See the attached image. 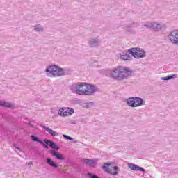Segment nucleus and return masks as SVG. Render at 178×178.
I'll use <instances>...</instances> for the list:
<instances>
[{"instance_id":"nucleus-8","label":"nucleus","mask_w":178,"mask_h":178,"mask_svg":"<svg viewBox=\"0 0 178 178\" xmlns=\"http://www.w3.org/2000/svg\"><path fill=\"white\" fill-rule=\"evenodd\" d=\"M128 168L131 169V170H135L136 172H145V169L143 167H140L136 164L128 163Z\"/></svg>"},{"instance_id":"nucleus-10","label":"nucleus","mask_w":178,"mask_h":178,"mask_svg":"<svg viewBox=\"0 0 178 178\" xmlns=\"http://www.w3.org/2000/svg\"><path fill=\"white\" fill-rule=\"evenodd\" d=\"M41 127H42V129H44V130H46V131H48V133L49 134L50 136H51L52 137H58V136H59V134H58V132L51 129L49 127H47L46 126L44 125H40Z\"/></svg>"},{"instance_id":"nucleus-29","label":"nucleus","mask_w":178,"mask_h":178,"mask_svg":"<svg viewBox=\"0 0 178 178\" xmlns=\"http://www.w3.org/2000/svg\"><path fill=\"white\" fill-rule=\"evenodd\" d=\"M31 127H33V124H31Z\"/></svg>"},{"instance_id":"nucleus-27","label":"nucleus","mask_w":178,"mask_h":178,"mask_svg":"<svg viewBox=\"0 0 178 178\" xmlns=\"http://www.w3.org/2000/svg\"><path fill=\"white\" fill-rule=\"evenodd\" d=\"M31 165H33V162L27 163L28 166H31Z\"/></svg>"},{"instance_id":"nucleus-5","label":"nucleus","mask_w":178,"mask_h":178,"mask_svg":"<svg viewBox=\"0 0 178 178\" xmlns=\"http://www.w3.org/2000/svg\"><path fill=\"white\" fill-rule=\"evenodd\" d=\"M86 86V83L79 82L74 83L70 86V90L73 94H78L79 95H84V90L83 88Z\"/></svg>"},{"instance_id":"nucleus-1","label":"nucleus","mask_w":178,"mask_h":178,"mask_svg":"<svg viewBox=\"0 0 178 178\" xmlns=\"http://www.w3.org/2000/svg\"><path fill=\"white\" fill-rule=\"evenodd\" d=\"M134 74V71L127 67L118 66L113 68L110 72V77L114 80L122 81L127 80Z\"/></svg>"},{"instance_id":"nucleus-15","label":"nucleus","mask_w":178,"mask_h":178,"mask_svg":"<svg viewBox=\"0 0 178 178\" xmlns=\"http://www.w3.org/2000/svg\"><path fill=\"white\" fill-rule=\"evenodd\" d=\"M46 161H47V165H49V166H51V168H58V165L56 163H55V161H54L52 160V159L51 158H47L46 159Z\"/></svg>"},{"instance_id":"nucleus-7","label":"nucleus","mask_w":178,"mask_h":178,"mask_svg":"<svg viewBox=\"0 0 178 178\" xmlns=\"http://www.w3.org/2000/svg\"><path fill=\"white\" fill-rule=\"evenodd\" d=\"M73 113H74V109L69 107L60 108L58 111V115L60 116H63V118L70 116L71 115H73Z\"/></svg>"},{"instance_id":"nucleus-14","label":"nucleus","mask_w":178,"mask_h":178,"mask_svg":"<svg viewBox=\"0 0 178 178\" xmlns=\"http://www.w3.org/2000/svg\"><path fill=\"white\" fill-rule=\"evenodd\" d=\"M152 29L154 31H159V30H162V25L158 24V22H152Z\"/></svg>"},{"instance_id":"nucleus-25","label":"nucleus","mask_w":178,"mask_h":178,"mask_svg":"<svg viewBox=\"0 0 178 178\" xmlns=\"http://www.w3.org/2000/svg\"><path fill=\"white\" fill-rule=\"evenodd\" d=\"M72 102L74 104H75L76 105L79 104H81V100L79 99H74L72 100Z\"/></svg>"},{"instance_id":"nucleus-22","label":"nucleus","mask_w":178,"mask_h":178,"mask_svg":"<svg viewBox=\"0 0 178 178\" xmlns=\"http://www.w3.org/2000/svg\"><path fill=\"white\" fill-rule=\"evenodd\" d=\"M34 30H35V31H38V33H40L41 31H44V28H42V26H41V25L38 24L35 26Z\"/></svg>"},{"instance_id":"nucleus-9","label":"nucleus","mask_w":178,"mask_h":178,"mask_svg":"<svg viewBox=\"0 0 178 178\" xmlns=\"http://www.w3.org/2000/svg\"><path fill=\"white\" fill-rule=\"evenodd\" d=\"M99 44H101V41H99V39H98V38H91L89 40V45L92 48H95L97 47H99Z\"/></svg>"},{"instance_id":"nucleus-16","label":"nucleus","mask_w":178,"mask_h":178,"mask_svg":"<svg viewBox=\"0 0 178 178\" xmlns=\"http://www.w3.org/2000/svg\"><path fill=\"white\" fill-rule=\"evenodd\" d=\"M127 104L128 106H130L131 108H136L135 105V97H129L127 100Z\"/></svg>"},{"instance_id":"nucleus-13","label":"nucleus","mask_w":178,"mask_h":178,"mask_svg":"<svg viewBox=\"0 0 178 178\" xmlns=\"http://www.w3.org/2000/svg\"><path fill=\"white\" fill-rule=\"evenodd\" d=\"M144 105V99L140 97H135V108Z\"/></svg>"},{"instance_id":"nucleus-17","label":"nucleus","mask_w":178,"mask_h":178,"mask_svg":"<svg viewBox=\"0 0 178 178\" xmlns=\"http://www.w3.org/2000/svg\"><path fill=\"white\" fill-rule=\"evenodd\" d=\"M109 174L113 175L114 176H118L119 175V167L114 166L113 169L110 170Z\"/></svg>"},{"instance_id":"nucleus-23","label":"nucleus","mask_w":178,"mask_h":178,"mask_svg":"<svg viewBox=\"0 0 178 178\" xmlns=\"http://www.w3.org/2000/svg\"><path fill=\"white\" fill-rule=\"evenodd\" d=\"M63 137L65 140H70V141H73V140H74V138H72V137H70V136H69L67 135H65V134L63 135Z\"/></svg>"},{"instance_id":"nucleus-20","label":"nucleus","mask_w":178,"mask_h":178,"mask_svg":"<svg viewBox=\"0 0 178 178\" xmlns=\"http://www.w3.org/2000/svg\"><path fill=\"white\" fill-rule=\"evenodd\" d=\"M110 165V163H104V164L102 165V169L105 170V172H107V173H109V172H111V168H109Z\"/></svg>"},{"instance_id":"nucleus-21","label":"nucleus","mask_w":178,"mask_h":178,"mask_svg":"<svg viewBox=\"0 0 178 178\" xmlns=\"http://www.w3.org/2000/svg\"><path fill=\"white\" fill-rule=\"evenodd\" d=\"M130 58L131 56L127 53H125V54H122L120 56L121 60H130Z\"/></svg>"},{"instance_id":"nucleus-4","label":"nucleus","mask_w":178,"mask_h":178,"mask_svg":"<svg viewBox=\"0 0 178 178\" xmlns=\"http://www.w3.org/2000/svg\"><path fill=\"white\" fill-rule=\"evenodd\" d=\"M128 52L136 59L145 58V51L141 48L132 47L128 50Z\"/></svg>"},{"instance_id":"nucleus-3","label":"nucleus","mask_w":178,"mask_h":178,"mask_svg":"<svg viewBox=\"0 0 178 178\" xmlns=\"http://www.w3.org/2000/svg\"><path fill=\"white\" fill-rule=\"evenodd\" d=\"M31 138L34 143H39V144H41L44 147V148H45V149H48L50 147L53 149H56V151L59 150V146H58L56 143H55V142L52 140L44 138V141H42L40 140L38 137L34 135H31Z\"/></svg>"},{"instance_id":"nucleus-18","label":"nucleus","mask_w":178,"mask_h":178,"mask_svg":"<svg viewBox=\"0 0 178 178\" xmlns=\"http://www.w3.org/2000/svg\"><path fill=\"white\" fill-rule=\"evenodd\" d=\"M53 156H55L56 159H59L60 161H65V157L62 155V154L58 152H54L53 153Z\"/></svg>"},{"instance_id":"nucleus-11","label":"nucleus","mask_w":178,"mask_h":178,"mask_svg":"<svg viewBox=\"0 0 178 178\" xmlns=\"http://www.w3.org/2000/svg\"><path fill=\"white\" fill-rule=\"evenodd\" d=\"M0 106H3L4 108L12 109V108H15V104H10L9 102L0 100Z\"/></svg>"},{"instance_id":"nucleus-12","label":"nucleus","mask_w":178,"mask_h":178,"mask_svg":"<svg viewBox=\"0 0 178 178\" xmlns=\"http://www.w3.org/2000/svg\"><path fill=\"white\" fill-rule=\"evenodd\" d=\"M83 162L86 165H89V166H92V168H95V165L97 164V161L92 159H84Z\"/></svg>"},{"instance_id":"nucleus-26","label":"nucleus","mask_w":178,"mask_h":178,"mask_svg":"<svg viewBox=\"0 0 178 178\" xmlns=\"http://www.w3.org/2000/svg\"><path fill=\"white\" fill-rule=\"evenodd\" d=\"M13 147H15L17 149H18L19 151L20 150V148L16 147V144H13Z\"/></svg>"},{"instance_id":"nucleus-19","label":"nucleus","mask_w":178,"mask_h":178,"mask_svg":"<svg viewBox=\"0 0 178 178\" xmlns=\"http://www.w3.org/2000/svg\"><path fill=\"white\" fill-rule=\"evenodd\" d=\"M172 79H177V74L169 75L165 77H161V80L168 81V80H172Z\"/></svg>"},{"instance_id":"nucleus-6","label":"nucleus","mask_w":178,"mask_h":178,"mask_svg":"<svg viewBox=\"0 0 178 178\" xmlns=\"http://www.w3.org/2000/svg\"><path fill=\"white\" fill-rule=\"evenodd\" d=\"M83 87H86V90H83V95H92L98 91V88H97L95 85L86 83V85Z\"/></svg>"},{"instance_id":"nucleus-28","label":"nucleus","mask_w":178,"mask_h":178,"mask_svg":"<svg viewBox=\"0 0 178 178\" xmlns=\"http://www.w3.org/2000/svg\"><path fill=\"white\" fill-rule=\"evenodd\" d=\"M72 124H76V121H72L70 122Z\"/></svg>"},{"instance_id":"nucleus-2","label":"nucleus","mask_w":178,"mask_h":178,"mask_svg":"<svg viewBox=\"0 0 178 178\" xmlns=\"http://www.w3.org/2000/svg\"><path fill=\"white\" fill-rule=\"evenodd\" d=\"M65 69L59 67L56 65H49L46 70L45 72L47 73L48 77H62L65 76Z\"/></svg>"},{"instance_id":"nucleus-24","label":"nucleus","mask_w":178,"mask_h":178,"mask_svg":"<svg viewBox=\"0 0 178 178\" xmlns=\"http://www.w3.org/2000/svg\"><path fill=\"white\" fill-rule=\"evenodd\" d=\"M144 27H147V29H152V22H147V24H145Z\"/></svg>"}]
</instances>
